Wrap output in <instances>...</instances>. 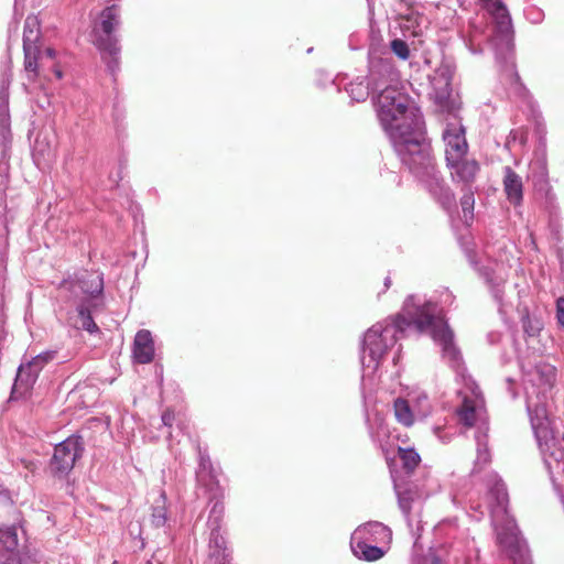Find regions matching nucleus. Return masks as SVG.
I'll return each instance as SVG.
<instances>
[{"label": "nucleus", "instance_id": "33", "mask_svg": "<svg viewBox=\"0 0 564 564\" xmlns=\"http://www.w3.org/2000/svg\"><path fill=\"white\" fill-rule=\"evenodd\" d=\"M77 311L80 318V327L89 333L97 332L98 326L94 322L89 308L84 303H80L78 304Z\"/></svg>", "mask_w": 564, "mask_h": 564}, {"label": "nucleus", "instance_id": "11", "mask_svg": "<svg viewBox=\"0 0 564 564\" xmlns=\"http://www.w3.org/2000/svg\"><path fill=\"white\" fill-rule=\"evenodd\" d=\"M197 484L205 488L207 492H214L215 498L221 496V487L217 479L216 471L212 465L210 458L205 451H198V468L196 471Z\"/></svg>", "mask_w": 564, "mask_h": 564}, {"label": "nucleus", "instance_id": "10", "mask_svg": "<svg viewBox=\"0 0 564 564\" xmlns=\"http://www.w3.org/2000/svg\"><path fill=\"white\" fill-rule=\"evenodd\" d=\"M453 68L449 64H442L430 77L432 91L430 93L434 102L442 108H447L452 94Z\"/></svg>", "mask_w": 564, "mask_h": 564}, {"label": "nucleus", "instance_id": "34", "mask_svg": "<svg viewBox=\"0 0 564 564\" xmlns=\"http://www.w3.org/2000/svg\"><path fill=\"white\" fill-rule=\"evenodd\" d=\"M56 350H46L36 355L28 362L40 373L47 364L52 362L56 358Z\"/></svg>", "mask_w": 564, "mask_h": 564}, {"label": "nucleus", "instance_id": "30", "mask_svg": "<svg viewBox=\"0 0 564 564\" xmlns=\"http://www.w3.org/2000/svg\"><path fill=\"white\" fill-rule=\"evenodd\" d=\"M399 458L406 474H411L420 464L421 457L413 448H399Z\"/></svg>", "mask_w": 564, "mask_h": 564}, {"label": "nucleus", "instance_id": "27", "mask_svg": "<svg viewBox=\"0 0 564 564\" xmlns=\"http://www.w3.org/2000/svg\"><path fill=\"white\" fill-rule=\"evenodd\" d=\"M477 441V457L475 460L474 469L471 474L475 476L479 473L484 466H486L490 462V454L487 447L486 435H476Z\"/></svg>", "mask_w": 564, "mask_h": 564}, {"label": "nucleus", "instance_id": "45", "mask_svg": "<svg viewBox=\"0 0 564 564\" xmlns=\"http://www.w3.org/2000/svg\"><path fill=\"white\" fill-rule=\"evenodd\" d=\"M481 505L480 503H477L476 506L471 505V508L479 511L480 516H484V510H480L481 509Z\"/></svg>", "mask_w": 564, "mask_h": 564}, {"label": "nucleus", "instance_id": "14", "mask_svg": "<svg viewBox=\"0 0 564 564\" xmlns=\"http://www.w3.org/2000/svg\"><path fill=\"white\" fill-rule=\"evenodd\" d=\"M11 83V75L3 72L0 78V141L4 143L8 140L10 132L9 121V86Z\"/></svg>", "mask_w": 564, "mask_h": 564}, {"label": "nucleus", "instance_id": "8", "mask_svg": "<svg viewBox=\"0 0 564 564\" xmlns=\"http://www.w3.org/2000/svg\"><path fill=\"white\" fill-rule=\"evenodd\" d=\"M442 140L446 161H454L462 158V155H467L468 143L466 140V131L458 117L448 115L445 118Z\"/></svg>", "mask_w": 564, "mask_h": 564}, {"label": "nucleus", "instance_id": "6", "mask_svg": "<svg viewBox=\"0 0 564 564\" xmlns=\"http://www.w3.org/2000/svg\"><path fill=\"white\" fill-rule=\"evenodd\" d=\"M84 449V441L78 435H72L57 444L50 462L51 473L58 478L66 477L83 456Z\"/></svg>", "mask_w": 564, "mask_h": 564}, {"label": "nucleus", "instance_id": "23", "mask_svg": "<svg viewBox=\"0 0 564 564\" xmlns=\"http://www.w3.org/2000/svg\"><path fill=\"white\" fill-rule=\"evenodd\" d=\"M393 408L397 421L404 426H411L415 420H419L409 400L399 398L394 401Z\"/></svg>", "mask_w": 564, "mask_h": 564}, {"label": "nucleus", "instance_id": "26", "mask_svg": "<svg viewBox=\"0 0 564 564\" xmlns=\"http://www.w3.org/2000/svg\"><path fill=\"white\" fill-rule=\"evenodd\" d=\"M394 489L398 496L399 507L403 514L409 518L416 494L411 489L404 488L401 484L397 482V480H394Z\"/></svg>", "mask_w": 564, "mask_h": 564}, {"label": "nucleus", "instance_id": "21", "mask_svg": "<svg viewBox=\"0 0 564 564\" xmlns=\"http://www.w3.org/2000/svg\"><path fill=\"white\" fill-rule=\"evenodd\" d=\"M429 19L416 10H410L401 17L400 28L404 34L420 36L429 26Z\"/></svg>", "mask_w": 564, "mask_h": 564}, {"label": "nucleus", "instance_id": "35", "mask_svg": "<svg viewBox=\"0 0 564 564\" xmlns=\"http://www.w3.org/2000/svg\"><path fill=\"white\" fill-rule=\"evenodd\" d=\"M391 52L402 61H406L410 57V48L405 41L401 39H394L390 42Z\"/></svg>", "mask_w": 564, "mask_h": 564}, {"label": "nucleus", "instance_id": "17", "mask_svg": "<svg viewBox=\"0 0 564 564\" xmlns=\"http://www.w3.org/2000/svg\"><path fill=\"white\" fill-rule=\"evenodd\" d=\"M7 166L0 164V262L4 261L8 247V227L6 219V195Z\"/></svg>", "mask_w": 564, "mask_h": 564}, {"label": "nucleus", "instance_id": "5", "mask_svg": "<svg viewBox=\"0 0 564 564\" xmlns=\"http://www.w3.org/2000/svg\"><path fill=\"white\" fill-rule=\"evenodd\" d=\"M120 24V9L118 6L112 4L100 12L99 19L94 23L91 32L94 37L93 42L100 51L104 61H106L112 74L117 70L119 65L121 47L115 31L119 29Z\"/></svg>", "mask_w": 564, "mask_h": 564}, {"label": "nucleus", "instance_id": "40", "mask_svg": "<svg viewBox=\"0 0 564 564\" xmlns=\"http://www.w3.org/2000/svg\"><path fill=\"white\" fill-rule=\"evenodd\" d=\"M413 564H441V561L433 553H430L424 557L415 558Z\"/></svg>", "mask_w": 564, "mask_h": 564}, {"label": "nucleus", "instance_id": "4", "mask_svg": "<svg viewBox=\"0 0 564 564\" xmlns=\"http://www.w3.org/2000/svg\"><path fill=\"white\" fill-rule=\"evenodd\" d=\"M485 485V509L490 513L499 546L514 562H524L525 545L520 539L514 520L508 513L509 497L506 485L495 473L486 475Z\"/></svg>", "mask_w": 564, "mask_h": 564}, {"label": "nucleus", "instance_id": "2", "mask_svg": "<svg viewBox=\"0 0 564 564\" xmlns=\"http://www.w3.org/2000/svg\"><path fill=\"white\" fill-rule=\"evenodd\" d=\"M423 332L430 329L431 336L442 348L443 358L456 371L460 388L457 397L460 404L456 413L459 422L474 426L485 420V401L476 382L465 375L460 351L454 344V334L444 319L442 308L424 295H409L402 312L372 325L366 333L361 346L362 379L373 375L386 355L411 327Z\"/></svg>", "mask_w": 564, "mask_h": 564}, {"label": "nucleus", "instance_id": "37", "mask_svg": "<svg viewBox=\"0 0 564 564\" xmlns=\"http://www.w3.org/2000/svg\"><path fill=\"white\" fill-rule=\"evenodd\" d=\"M474 204H475L474 193L470 189H468L460 198V206H462V209L464 213V217L466 219L473 217Z\"/></svg>", "mask_w": 564, "mask_h": 564}, {"label": "nucleus", "instance_id": "22", "mask_svg": "<svg viewBox=\"0 0 564 564\" xmlns=\"http://www.w3.org/2000/svg\"><path fill=\"white\" fill-rule=\"evenodd\" d=\"M346 91L348 93L352 101H365L369 97L370 91H372V83L370 75L368 76L367 79L364 77H357L356 79L350 82L346 87Z\"/></svg>", "mask_w": 564, "mask_h": 564}, {"label": "nucleus", "instance_id": "31", "mask_svg": "<svg viewBox=\"0 0 564 564\" xmlns=\"http://www.w3.org/2000/svg\"><path fill=\"white\" fill-rule=\"evenodd\" d=\"M486 280V282L490 285L492 296L497 302L502 301L503 295V284L505 280L501 276H494V272L485 269L481 273Z\"/></svg>", "mask_w": 564, "mask_h": 564}, {"label": "nucleus", "instance_id": "3", "mask_svg": "<svg viewBox=\"0 0 564 564\" xmlns=\"http://www.w3.org/2000/svg\"><path fill=\"white\" fill-rule=\"evenodd\" d=\"M556 369L540 362L525 373L527 410L543 462L556 487L564 486V437L551 429L545 401L555 382Z\"/></svg>", "mask_w": 564, "mask_h": 564}, {"label": "nucleus", "instance_id": "12", "mask_svg": "<svg viewBox=\"0 0 564 564\" xmlns=\"http://www.w3.org/2000/svg\"><path fill=\"white\" fill-rule=\"evenodd\" d=\"M446 163L453 181L466 186H470L475 182L480 170L478 162L475 159H468L467 155H462L454 161H446Z\"/></svg>", "mask_w": 564, "mask_h": 564}, {"label": "nucleus", "instance_id": "46", "mask_svg": "<svg viewBox=\"0 0 564 564\" xmlns=\"http://www.w3.org/2000/svg\"><path fill=\"white\" fill-rule=\"evenodd\" d=\"M390 284H391V279L389 276H387L386 280H384L386 289H388L390 286Z\"/></svg>", "mask_w": 564, "mask_h": 564}, {"label": "nucleus", "instance_id": "13", "mask_svg": "<svg viewBox=\"0 0 564 564\" xmlns=\"http://www.w3.org/2000/svg\"><path fill=\"white\" fill-rule=\"evenodd\" d=\"M362 530H355L350 538V547L355 556L368 562L380 560L388 551L389 545L377 544L361 538Z\"/></svg>", "mask_w": 564, "mask_h": 564}, {"label": "nucleus", "instance_id": "42", "mask_svg": "<svg viewBox=\"0 0 564 564\" xmlns=\"http://www.w3.org/2000/svg\"><path fill=\"white\" fill-rule=\"evenodd\" d=\"M173 421H174V413L171 412V411H165L163 414H162V422L165 426H172L173 424Z\"/></svg>", "mask_w": 564, "mask_h": 564}, {"label": "nucleus", "instance_id": "15", "mask_svg": "<svg viewBox=\"0 0 564 564\" xmlns=\"http://www.w3.org/2000/svg\"><path fill=\"white\" fill-rule=\"evenodd\" d=\"M133 357L139 364H149L154 358V343L150 330L141 329L133 341Z\"/></svg>", "mask_w": 564, "mask_h": 564}, {"label": "nucleus", "instance_id": "29", "mask_svg": "<svg viewBox=\"0 0 564 564\" xmlns=\"http://www.w3.org/2000/svg\"><path fill=\"white\" fill-rule=\"evenodd\" d=\"M166 497L164 492H161L153 506L151 521L153 525L160 528L166 523Z\"/></svg>", "mask_w": 564, "mask_h": 564}, {"label": "nucleus", "instance_id": "24", "mask_svg": "<svg viewBox=\"0 0 564 564\" xmlns=\"http://www.w3.org/2000/svg\"><path fill=\"white\" fill-rule=\"evenodd\" d=\"M208 494L210 495L209 502L213 503V506L209 510L207 527L208 528H212V527L221 528V520H223L224 512H225V507L223 503L224 489L221 488V496H218L216 498L214 495L215 491L208 492Z\"/></svg>", "mask_w": 564, "mask_h": 564}, {"label": "nucleus", "instance_id": "9", "mask_svg": "<svg viewBox=\"0 0 564 564\" xmlns=\"http://www.w3.org/2000/svg\"><path fill=\"white\" fill-rule=\"evenodd\" d=\"M104 290V279L98 272H83L75 279L64 280L59 285L62 293H69L75 300L82 297L95 299Z\"/></svg>", "mask_w": 564, "mask_h": 564}, {"label": "nucleus", "instance_id": "1", "mask_svg": "<svg viewBox=\"0 0 564 564\" xmlns=\"http://www.w3.org/2000/svg\"><path fill=\"white\" fill-rule=\"evenodd\" d=\"M372 100L379 122L409 171L445 209L455 205L453 192L435 169L420 109L405 93L400 74L387 58L370 59Z\"/></svg>", "mask_w": 564, "mask_h": 564}, {"label": "nucleus", "instance_id": "18", "mask_svg": "<svg viewBox=\"0 0 564 564\" xmlns=\"http://www.w3.org/2000/svg\"><path fill=\"white\" fill-rule=\"evenodd\" d=\"M209 529V557L207 564H230L226 553V540L221 528Z\"/></svg>", "mask_w": 564, "mask_h": 564}, {"label": "nucleus", "instance_id": "19", "mask_svg": "<svg viewBox=\"0 0 564 564\" xmlns=\"http://www.w3.org/2000/svg\"><path fill=\"white\" fill-rule=\"evenodd\" d=\"M356 530H362L361 538L376 544L389 545L392 540L391 530L378 521H370Z\"/></svg>", "mask_w": 564, "mask_h": 564}, {"label": "nucleus", "instance_id": "28", "mask_svg": "<svg viewBox=\"0 0 564 564\" xmlns=\"http://www.w3.org/2000/svg\"><path fill=\"white\" fill-rule=\"evenodd\" d=\"M414 414L419 420L425 419L432 411L431 402L425 393H417L410 398Z\"/></svg>", "mask_w": 564, "mask_h": 564}, {"label": "nucleus", "instance_id": "25", "mask_svg": "<svg viewBox=\"0 0 564 564\" xmlns=\"http://www.w3.org/2000/svg\"><path fill=\"white\" fill-rule=\"evenodd\" d=\"M40 39V23L35 15H29L24 22L23 47L37 46Z\"/></svg>", "mask_w": 564, "mask_h": 564}, {"label": "nucleus", "instance_id": "16", "mask_svg": "<svg viewBox=\"0 0 564 564\" xmlns=\"http://www.w3.org/2000/svg\"><path fill=\"white\" fill-rule=\"evenodd\" d=\"M503 191L510 204L521 205L523 199L522 178L510 166L503 169Z\"/></svg>", "mask_w": 564, "mask_h": 564}, {"label": "nucleus", "instance_id": "36", "mask_svg": "<svg viewBox=\"0 0 564 564\" xmlns=\"http://www.w3.org/2000/svg\"><path fill=\"white\" fill-rule=\"evenodd\" d=\"M522 327H523L524 333L528 336L533 337V336H536L539 334V332L541 330L542 323L538 318H532L531 316L525 315L522 318Z\"/></svg>", "mask_w": 564, "mask_h": 564}, {"label": "nucleus", "instance_id": "44", "mask_svg": "<svg viewBox=\"0 0 564 564\" xmlns=\"http://www.w3.org/2000/svg\"><path fill=\"white\" fill-rule=\"evenodd\" d=\"M54 75L56 76L57 79H62L63 78V73L59 68H54Z\"/></svg>", "mask_w": 564, "mask_h": 564}, {"label": "nucleus", "instance_id": "41", "mask_svg": "<svg viewBox=\"0 0 564 564\" xmlns=\"http://www.w3.org/2000/svg\"><path fill=\"white\" fill-rule=\"evenodd\" d=\"M556 317L560 325L564 327V297L556 301Z\"/></svg>", "mask_w": 564, "mask_h": 564}, {"label": "nucleus", "instance_id": "7", "mask_svg": "<svg viewBox=\"0 0 564 564\" xmlns=\"http://www.w3.org/2000/svg\"><path fill=\"white\" fill-rule=\"evenodd\" d=\"M19 521V513L12 499L0 488V550H17L19 539L15 524Z\"/></svg>", "mask_w": 564, "mask_h": 564}, {"label": "nucleus", "instance_id": "38", "mask_svg": "<svg viewBox=\"0 0 564 564\" xmlns=\"http://www.w3.org/2000/svg\"><path fill=\"white\" fill-rule=\"evenodd\" d=\"M539 167L536 173H532L531 177L535 186L538 185H547V170L544 161L538 162Z\"/></svg>", "mask_w": 564, "mask_h": 564}, {"label": "nucleus", "instance_id": "39", "mask_svg": "<svg viewBox=\"0 0 564 564\" xmlns=\"http://www.w3.org/2000/svg\"><path fill=\"white\" fill-rule=\"evenodd\" d=\"M0 564H20L15 550L7 551L0 550Z\"/></svg>", "mask_w": 564, "mask_h": 564}, {"label": "nucleus", "instance_id": "32", "mask_svg": "<svg viewBox=\"0 0 564 564\" xmlns=\"http://www.w3.org/2000/svg\"><path fill=\"white\" fill-rule=\"evenodd\" d=\"M24 51V68L30 74V79H34L37 70V58H39V47H23Z\"/></svg>", "mask_w": 564, "mask_h": 564}, {"label": "nucleus", "instance_id": "43", "mask_svg": "<svg viewBox=\"0 0 564 564\" xmlns=\"http://www.w3.org/2000/svg\"><path fill=\"white\" fill-rule=\"evenodd\" d=\"M44 55L47 56L48 58L53 59L55 58L56 56V52L54 48H51V47H47L45 51H44Z\"/></svg>", "mask_w": 564, "mask_h": 564}, {"label": "nucleus", "instance_id": "20", "mask_svg": "<svg viewBox=\"0 0 564 564\" xmlns=\"http://www.w3.org/2000/svg\"><path fill=\"white\" fill-rule=\"evenodd\" d=\"M39 378V372L29 364H22L19 369L12 388V394L22 397L26 394Z\"/></svg>", "mask_w": 564, "mask_h": 564}]
</instances>
